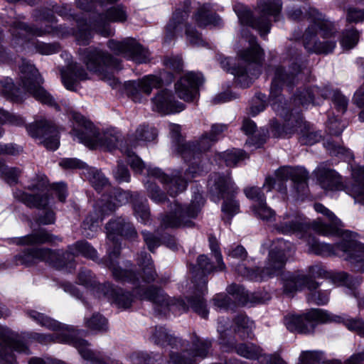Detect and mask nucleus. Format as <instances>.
<instances>
[{
    "label": "nucleus",
    "instance_id": "obj_14",
    "mask_svg": "<svg viewBox=\"0 0 364 364\" xmlns=\"http://www.w3.org/2000/svg\"><path fill=\"white\" fill-rule=\"evenodd\" d=\"M10 33L11 35V45L15 48H23L24 45L31 42L34 45L36 51L42 55H51L60 51L59 44L46 43L38 41H34L33 36H41L45 33L51 32V29H45L29 26L25 23L14 21L10 24Z\"/></svg>",
    "mask_w": 364,
    "mask_h": 364
},
{
    "label": "nucleus",
    "instance_id": "obj_32",
    "mask_svg": "<svg viewBox=\"0 0 364 364\" xmlns=\"http://www.w3.org/2000/svg\"><path fill=\"white\" fill-rule=\"evenodd\" d=\"M220 333V343L223 346H226L228 348H235L236 353L247 359H257L260 355L262 350L259 346L253 343H241L236 346L235 341L232 338H227V333L225 331L218 328Z\"/></svg>",
    "mask_w": 364,
    "mask_h": 364
},
{
    "label": "nucleus",
    "instance_id": "obj_44",
    "mask_svg": "<svg viewBox=\"0 0 364 364\" xmlns=\"http://www.w3.org/2000/svg\"><path fill=\"white\" fill-rule=\"evenodd\" d=\"M136 262L141 267L143 281L147 283L154 282L157 277V273L150 255L145 251H141L137 256Z\"/></svg>",
    "mask_w": 364,
    "mask_h": 364
},
{
    "label": "nucleus",
    "instance_id": "obj_60",
    "mask_svg": "<svg viewBox=\"0 0 364 364\" xmlns=\"http://www.w3.org/2000/svg\"><path fill=\"white\" fill-rule=\"evenodd\" d=\"M119 0H76L77 6L85 11H96L98 6L105 7Z\"/></svg>",
    "mask_w": 364,
    "mask_h": 364
},
{
    "label": "nucleus",
    "instance_id": "obj_33",
    "mask_svg": "<svg viewBox=\"0 0 364 364\" xmlns=\"http://www.w3.org/2000/svg\"><path fill=\"white\" fill-rule=\"evenodd\" d=\"M149 340L160 346H170L173 349H181L187 346V341L171 334L163 326H156L151 329Z\"/></svg>",
    "mask_w": 364,
    "mask_h": 364
},
{
    "label": "nucleus",
    "instance_id": "obj_58",
    "mask_svg": "<svg viewBox=\"0 0 364 364\" xmlns=\"http://www.w3.org/2000/svg\"><path fill=\"white\" fill-rule=\"evenodd\" d=\"M169 360L167 363L171 364H198L193 355L187 350L181 352L171 350L168 355Z\"/></svg>",
    "mask_w": 364,
    "mask_h": 364
},
{
    "label": "nucleus",
    "instance_id": "obj_12",
    "mask_svg": "<svg viewBox=\"0 0 364 364\" xmlns=\"http://www.w3.org/2000/svg\"><path fill=\"white\" fill-rule=\"evenodd\" d=\"M208 187L212 200L218 203L221 199L223 200L222 211L230 220L240 211V203L235 198L238 188L229 174L220 173H213L210 176Z\"/></svg>",
    "mask_w": 364,
    "mask_h": 364
},
{
    "label": "nucleus",
    "instance_id": "obj_26",
    "mask_svg": "<svg viewBox=\"0 0 364 364\" xmlns=\"http://www.w3.org/2000/svg\"><path fill=\"white\" fill-rule=\"evenodd\" d=\"M163 85L162 79L155 75H148L137 81H130L126 84V90L133 101L141 100V93L151 94L154 88H159Z\"/></svg>",
    "mask_w": 364,
    "mask_h": 364
},
{
    "label": "nucleus",
    "instance_id": "obj_55",
    "mask_svg": "<svg viewBox=\"0 0 364 364\" xmlns=\"http://www.w3.org/2000/svg\"><path fill=\"white\" fill-rule=\"evenodd\" d=\"M85 174L87 177L92 186L98 192H100L102 189L107 188L109 186L108 179L100 171L95 168H87Z\"/></svg>",
    "mask_w": 364,
    "mask_h": 364
},
{
    "label": "nucleus",
    "instance_id": "obj_7",
    "mask_svg": "<svg viewBox=\"0 0 364 364\" xmlns=\"http://www.w3.org/2000/svg\"><path fill=\"white\" fill-rule=\"evenodd\" d=\"M249 48L238 53L239 58L247 63L246 67L238 65L230 67V60L221 58L220 63L223 69L234 75L236 82L242 88L250 87L254 80L261 74V68L264 60V51L257 43V38L252 35L246 37Z\"/></svg>",
    "mask_w": 364,
    "mask_h": 364
},
{
    "label": "nucleus",
    "instance_id": "obj_46",
    "mask_svg": "<svg viewBox=\"0 0 364 364\" xmlns=\"http://www.w3.org/2000/svg\"><path fill=\"white\" fill-rule=\"evenodd\" d=\"M335 321L342 323L350 331L355 332L364 338V320L361 318H352L347 315L336 316L329 314L327 322Z\"/></svg>",
    "mask_w": 364,
    "mask_h": 364
},
{
    "label": "nucleus",
    "instance_id": "obj_17",
    "mask_svg": "<svg viewBox=\"0 0 364 364\" xmlns=\"http://www.w3.org/2000/svg\"><path fill=\"white\" fill-rule=\"evenodd\" d=\"M308 178V172L303 168L284 166L276 171L275 178L267 177L262 187L267 191L275 188L279 192L285 193L287 191L286 182L291 179L297 193L304 195L307 190Z\"/></svg>",
    "mask_w": 364,
    "mask_h": 364
},
{
    "label": "nucleus",
    "instance_id": "obj_43",
    "mask_svg": "<svg viewBox=\"0 0 364 364\" xmlns=\"http://www.w3.org/2000/svg\"><path fill=\"white\" fill-rule=\"evenodd\" d=\"M158 133L156 129L148 124H140L135 132L128 135V141L131 148L135 147L139 141L149 142L155 140Z\"/></svg>",
    "mask_w": 364,
    "mask_h": 364
},
{
    "label": "nucleus",
    "instance_id": "obj_27",
    "mask_svg": "<svg viewBox=\"0 0 364 364\" xmlns=\"http://www.w3.org/2000/svg\"><path fill=\"white\" fill-rule=\"evenodd\" d=\"M151 103L154 111L164 114L180 112L185 109L184 105L176 101L173 92L167 89L159 91L151 99Z\"/></svg>",
    "mask_w": 364,
    "mask_h": 364
},
{
    "label": "nucleus",
    "instance_id": "obj_5",
    "mask_svg": "<svg viewBox=\"0 0 364 364\" xmlns=\"http://www.w3.org/2000/svg\"><path fill=\"white\" fill-rule=\"evenodd\" d=\"M107 238L113 242L112 250L107 251V257L103 259L106 267L112 272L113 278L120 282H129L134 284L139 281L136 273L131 269H122L118 265L117 259L120 255V245L117 237H122L127 240H134L138 237V234L134 225L124 218H117L110 220L105 225ZM126 267L133 266L130 261H127Z\"/></svg>",
    "mask_w": 364,
    "mask_h": 364
},
{
    "label": "nucleus",
    "instance_id": "obj_38",
    "mask_svg": "<svg viewBox=\"0 0 364 364\" xmlns=\"http://www.w3.org/2000/svg\"><path fill=\"white\" fill-rule=\"evenodd\" d=\"M316 176L321 188L325 190H339L343 186L341 176L333 169L319 167Z\"/></svg>",
    "mask_w": 364,
    "mask_h": 364
},
{
    "label": "nucleus",
    "instance_id": "obj_1",
    "mask_svg": "<svg viewBox=\"0 0 364 364\" xmlns=\"http://www.w3.org/2000/svg\"><path fill=\"white\" fill-rule=\"evenodd\" d=\"M287 48L286 55L291 64L288 69L277 65L274 68V75L272 79L269 99L272 109L284 119L281 125L277 121L272 124V133L276 137L291 136L296 132H301L300 141L304 144H314L321 139V132L316 131L309 124L303 121L300 112L292 104H288L281 95L284 86L291 87L299 79V75L306 68V63L302 60L301 51L298 50L296 43H293Z\"/></svg>",
    "mask_w": 364,
    "mask_h": 364
},
{
    "label": "nucleus",
    "instance_id": "obj_16",
    "mask_svg": "<svg viewBox=\"0 0 364 364\" xmlns=\"http://www.w3.org/2000/svg\"><path fill=\"white\" fill-rule=\"evenodd\" d=\"M191 11V0H184L183 4L179 5L173 14L172 18L165 28V42L168 43L178 36L181 35L185 28L187 41L192 46H204L205 42L195 28L186 23Z\"/></svg>",
    "mask_w": 364,
    "mask_h": 364
},
{
    "label": "nucleus",
    "instance_id": "obj_51",
    "mask_svg": "<svg viewBox=\"0 0 364 364\" xmlns=\"http://www.w3.org/2000/svg\"><path fill=\"white\" fill-rule=\"evenodd\" d=\"M192 353L193 357L204 359L208 357L212 349V341L202 338L195 335L191 341Z\"/></svg>",
    "mask_w": 364,
    "mask_h": 364
},
{
    "label": "nucleus",
    "instance_id": "obj_36",
    "mask_svg": "<svg viewBox=\"0 0 364 364\" xmlns=\"http://www.w3.org/2000/svg\"><path fill=\"white\" fill-rule=\"evenodd\" d=\"M55 255L48 248L32 247L26 249L22 253L15 256L17 264L31 266L36 262H47V257Z\"/></svg>",
    "mask_w": 364,
    "mask_h": 364
},
{
    "label": "nucleus",
    "instance_id": "obj_50",
    "mask_svg": "<svg viewBox=\"0 0 364 364\" xmlns=\"http://www.w3.org/2000/svg\"><path fill=\"white\" fill-rule=\"evenodd\" d=\"M69 250H74L75 255H82L96 262H101L99 259L97 250L87 241L81 240L74 244L69 245Z\"/></svg>",
    "mask_w": 364,
    "mask_h": 364
},
{
    "label": "nucleus",
    "instance_id": "obj_39",
    "mask_svg": "<svg viewBox=\"0 0 364 364\" xmlns=\"http://www.w3.org/2000/svg\"><path fill=\"white\" fill-rule=\"evenodd\" d=\"M309 228L308 223L299 216H287L275 227L277 232L282 234L305 232Z\"/></svg>",
    "mask_w": 364,
    "mask_h": 364
},
{
    "label": "nucleus",
    "instance_id": "obj_45",
    "mask_svg": "<svg viewBox=\"0 0 364 364\" xmlns=\"http://www.w3.org/2000/svg\"><path fill=\"white\" fill-rule=\"evenodd\" d=\"M51 252L54 253L55 255H53V257H47L48 263L59 269L64 267H73V262L76 255L74 250H69V246L65 252L61 250L54 251L51 250Z\"/></svg>",
    "mask_w": 364,
    "mask_h": 364
},
{
    "label": "nucleus",
    "instance_id": "obj_4",
    "mask_svg": "<svg viewBox=\"0 0 364 364\" xmlns=\"http://www.w3.org/2000/svg\"><path fill=\"white\" fill-rule=\"evenodd\" d=\"M19 70L21 85L25 92L15 87L12 79L7 77L0 80L1 95L7 100L20 103L26 99L28 92L41 103L58 110L59 106L53 97L42 86L43 79L36 67L23 60Z\"/></svg>",
    "mask_w": 364,
    "mask_h": 364
},
{
    "label": "nucleus",
    "instance_id": "obj_8",
    "mask_svg": "<svg viewBox=\"0 0 364 364\" xmlns=\"http://www.w3.org/2000/svg\"><path fill=\"white\" fill-rule=\"evenodd\" d=\"M309 251L321 256L336 255L348 262L354 271H364V247L356 240L343 239L340 242L330 245L320 242L309 235L306 239Z\"/></svg>",
    "mask_w": 364,
    "mask_h": 364
},
{
    "label": "nucleus",
    "instance_id": "obj_9",
    "mask_svg": "<svg viewBox=\"0 0 364 364\" xmlns=\"http://www.w3.org/2000/svg\"><path fill=\"white\" fill-rule=\"evenodd\" d=\"M282 9L281 0H257V9L259 16L255 18L252 11L244 4L237 3L233 7L241 24L249 26L258 31L264 38L271 29L270 17H273L274 21H279Z\"/></svg>",
    "mask_w": 364,
    "mask_h": 364
},
{
    "label": "nucleus",
    "instance_id": "obj_54",
    "mask_svg": "<svg viewBox=\"0 0 364 364\" xmlns=\"http://www.w3.org/2000/svg\"><path fill=\"white\" fill-rule=\"evenodd\" d=\"M27 315L38 324L51 331H58L62 328L61 324L57 321L47 316L46 315L38 312L35 310H28Z\"/></svg>",
    "mask_w": 364,
    "mask_h": 364
},
{
    "label": "nucleus",
    "instance_id": "obj_48",
    "mask_svg": "<svg viewBox=\"0 0 364 364\" xmlns=\"http://www.w3.org/2000/svg\"><path fill=\"white\" fill-rule=\"evenodd\" d=\"M132 202L134 215L136 219L144 224H147L150 220V210L147 200L139 193L134 192Z\"/></svg>",
    "mask_w": 364,
    "mask_h": 364
},
{
    "label": "nucleus",
    "instance_id": "obj_57",
    "mask_svg": "<svg viewBox=\"0 0 364 364\" xmlns=\"http://www.w3.org/2000/svg\"><path fill=\"white\" fill-rule=\"evenodd\" d=\"M85 325L90 330L96 332L107 331V320L98 313L93 314L90 318H85Z\"/></svg>",
    "mask_w": 364,
    "mask_h": 364
},
{
    "label": "nucleus",
    "instance_id": "obj_49",
    "mask_svg": "<svg viewBox=\"0 0 364 364\" xmlns=\"http://www.w3.org/2000/svg\"><path fill=\"white\" fill-rule=\"evenodd\" d=\"M254 323L245 315L239 314L234 319V331L242 339L253 337Z\"/></svg>",
    "mask_w": 364,
    "mask_h": 364
},
{
    "label": "nucleus",
    "instance_id": "obj_56",
    "mask_svg": "<svg viewBox=\"0 0 364 364\" xmlns=\"http://www.w3.org/2000/svg\"><path fill=\"white\" fill-rule=\"evenodd\" d=\"M77 279L80 284L96 290L98 296L101 297V291L98 289V287L104 285V284H99L96 281L95 275L90 269L85 268L80 269L77 275Z\"/></svg>",
    "mask_w": 364,
    "mask_h": 364
},
{
    "label": "nucleus",
    "instance_id": "obj_63",
    "mask_svg": "<svg viewBox=\"0 0 364 364\" xmlns=\"http://www.w3.org/2000/svg\"><path fill=\"white\" fill-rule=\"evenodd\" d=\"M332 280L336 284L345 285L348 288H353L355 286L359 285L360 283V279L358 278H353L344 272L333 274L332 275Z\"/></svg>",
    "mask_w": 364,
    "mask_h": 364
},
{
    "label": "nucleus",
    "instance_id": "obj_3",
    "mask_svg": "<svg viewBox=\"0 0 364 364\" xmlns=\"http://www.w3.org/2000/svg\"><path fill=\"white\" fill-rule=\"evenodd\" d=\"M215 143V139L205 132L198 140L180 146V155L186 162L190 163L184 173L175 170L170 177L159 168L149 166L146 168L147 174L166 186L168 193L171 197H175L186 190L189 181L204 172L205 164L201 159L202 154L209 150Z\"/></svg>",
    "mask_w": 364,
    "mask_h": 364
},
{
    "label": "nucleus",
    "instance_id": "obj_37",
    "mask_svg": "<svg viewBox=\"0 0 364 364\" xmlns=\"http://www.w3.org/2000/svg\"><path fill=\"white\" fill-rule=\"evenodd\" d=\"M352 176L354 179L353 183L346 186V192L355 199V202L364 204V166L353 167Z\"/></svg>",
    "mask_w": 364,
    "mask_h": 364
},
{
    "label": "nucleus",
    "instance_id": "obj_23",
    "mask_svg": "<svg viewBox=\"0 0 364 364\" xmlns=\"http://www.w3.org/2000/svg\"><path fill=\"white\" fill-rule=\"evenodd\" d=\"M28 134L38 139L43 146L50 150H55L59 146V132L55 124L46 119L36 120L26 127Z\"/></svg>",
    "mask_w": 364,
    "mask_h": 364
},
{
    "label": "nucleus",
    "instance_id": "obj_53",
    "mask_svg": "<svg viewBox=\"0 0 364 364\" xmlns=\"http://www.w3.org/2000/svg\"><path fill=\"white\" fill-rule=\"evenodd\" d=\"M132 364H163V355L159 353L134 352L129 355Z\"/></svg>",
    "mask_w": 364,
    "mask_h": 364
},
{
    "label": "nucleus",
    "instance_id": "obj_22",
    "mask_svg": "<svg viewBox=\"0 0 364 364\" xmlns=\"http://www.w3.org/2000/svg\"><path fill=\"white\" fill-rule=\"evenodd\" d=\"M107 47L115 55H122L137 63H146L149 58V50L132 38H127L120 41L110 39L107 42Z\"/></svg>",
    "mask_w": 364,
    "mask_h": 364
},
{
    "label": "nucleus",
    "instance_id": "obj_34",
    "mask_svg": "<svg viewBox=\"0 0 364 364\" xmlns=\"http://www.w3.org/2000/svg\"><path fill=\"white\" fill-rule=\"evenodd\" d=\"M62 81L65 87L70 90H74L77 82L88 78L86 70L77 63H70L65 68L60 69Z\"/></svg>",
    "mask_w": 364,
    "mask_h": 364
},
{
    "label": "nucleus",
    "instance_id": "obj_62",
    "mask_svg": "<svg viewBox=\"0 0 364 364\" xmlns=\"http://www.w3.org/2000/svg\"><path fill=\"white\" fill-rule=\"evenodd\" d=\"M22 171L18 167H10L5 165L0 173V177L8 184L15 185L18 182V178Z\"/></svg>",
    "mask_w": 364,
    "mask_h": 364
},
{
    "label": "nucleus",
    "instance_id": "obj_20",
    "mask_svg": "<svg viewBox=\"0 0 364 364\" xmlns=\"http://www.w3.org/2000/svg\"><path fill=\"white\" fill-rule=\"evenodd\" d=\"M70 118L73 122V128L70 132L73 139H77L90 149L97 148L100 133L95 126L76 112H71Z\"/></svg>",
    "mask_w": 364,
    "mask_h": 364
},
{
    "label": "nucleus",
    "instance_id": "obj_2",
    "mask_svg": "<svg viewBox=\"0 0 364 364\" xmlns=\"http://www.w3.org/2000/svg\"><path fill=\"white\" fill-rule=\"evenodd\" d=\"M221 271L218 265L214 267L207 256L198 257L197 265L193 267V281L196 292L186 300L169 297L161 288L155 286L134 289L136 295L141 300L151 301L159 314H166L171 310L187 311L190 308L200 317L206 318L208 311L203 295L207 292L206 276L213 270Z\"/></svg>",
    "mask_w": 364,
    "mask_h": 364
},
{
    "label": "nucleus",
    "instance_id": "obj_64",
    "mask_svg": "<svg viewBox=\"0 0 364 364\" xmlns=\"http://www.w3.org/2000/svg\"><path fill=\"white\" fill-rule=\"evenodd\" d=\"M358 32L355 29H348L343 32L341 44L346 49H351L358 43Z\"/></svg>",
    "mask_w": 364,
    "mask_h": 364
},
{
    "label": "nucleus",
    "instance_id": "obj_47",
    "mask_svg": "<svg viewBox=\"0 0 364 364\" xmlns=\"http://www.w3.org/2000/svg\"><path fill=\"white\" fill-rule=\"evenodd\" d=\"M61 238L58 236L50 234L45 229H41L39 231L33 232L31 235L24 236L18 240V244L21 245H36L44 243H54L61 242Z\"/></svg>",
    "mask_w": 364,
    "mask_h": 364
},
{
    "label": "nucleus",
    "instance_id": "obj_28",
    "mask_svg": "<svg viewBox=\"0 0 364 364\" xmlns=\"http://www.w3.org/2000/svg\"><path fill=\"white\" fill-rule=\"evenodd\" d=\"M336 90L331 89L328 86L322 87L314 86L299 90L294 96L293 102L289 104H292L295 107L298 105L304 107L310 104H319L316 102V98H318L319 96L323 99L331 98Z\"/></svg>",
    "mask_w": 364,
    "mask_h": 364
},
{
    "label": "nucleus",
    "instance_id": "obj_52",
    "mask_svg": "<svg viewBox=\"0 0 364 364\" xmlns=\"http://www.w3.org/2000/svg\"><path fill=\"white\" fill-rule=\"evenodd\" d=\"M300 364H343L339 360H325L321 351H304L300 355Z\"/></svg>",
    "mask_w": 364,
    "mask_h": 364
},
{
    "label": "nucleus",
    "instance_id": "obj_19",
    "mask_svg": "<svg viewBox=\"0 0 364 364\" xmlns=\"http://www.w3.org/2000/svg\"><path fill=\"white\" fill-rule=\"evenodd\" d=\"M328 318L326 311L313 309L304 315H287L284 323L289 331L307 334L314 332L318 323H326Z\"/></svg>",
    "mask_w": 364,
    "mask_h": 364
},
{
    "label": "nucleus",
    "instance_id": "obj_61",
    "mask_svg": "<svg viewBox=\"0 0 364 364\" xmlns=\"http://www.w3.org/2000/svg\"><path fill=\"white\" fill-rule=\"evenodd\" d=\"M228 292L241 305L250 303V293L240 285L232 284L227 288Z\"/></svg>",
    "mask_w": 364,
    "mask_h": 364
},
{
    "label": "nucleus",
    "instance_id": "obj_18",
    "mask_svg": "<svg viewBox=\"0 0 364 364\" xmlns=\"http://www.w3.org/2000/svg\"><path fill=\"white\" fill-rule=\"evenodd\" d=\"M318 283L308 277L307 275L291 273L284 279V291L286 294L294 293L306 287L310 293L307 296L309 303L316 305H325L328 301V292L317 290Z\"/></svg>",
    "mask_w": 364,
    "mask_h": 364
},
{
    "label": "nucleus",
    "instance_id": "obj_41",
    "mask_svg": "<svg viewBox=\"0 0 364 364\" xmlns=\"http://www.w3.org/2000/svg\"><path fill=\"white\" fill-rule=\"evenodd\" d=\"M210 4H203L200 5L194 15V18L200 27L208 26H220L222 23L221 18L215 13L211 11Z\"/></svg>",
    "mask_w": 364,
    "mask_h": 364
},
{
    "label": "nucleus",
    "instance_id": "obj_11",
    "mask_svg": "<svg viewBox=\"0 0 364 364\" xmlns=\"http://www.w3.org/2000/svg\"><path fill=\"white\" fill-rule=\"evenodd\" d=\"M80 59L87 70L97 73L101 79L112 87L117 88L119 85L114 75V70L122 69L121 61L114 58L107 51L95 48H88L80 51Z\"/></svg>",
    "mask_w": 364,
    "mask_h": 364
},
{
    "label": "nucleus",
    "instance_id": "obj_40",
    "mask_svg": "<svg viewBox=\"0 0 364 364\" xmlns=\"http://www.w3.org/2000/svg\"><path fill=\"white\" fill-rule=\"evenodd\" d=\"M73 345L82 356V358L90 364H106L105 357L100 352L92 351L87 341L81 338H74L70 341Z\"/></svg>",
    "mask_w": 364,
    "mask_h": 364
},
{
    "label": "nucleus",
    "instance_id": "obj_10",
    "mask_svg": "<svg viewBox=\"0 0 364 364\" xmlns=\"http://www.w3.org/2000/svg\"><path fill=\"white\" fill-rule=\"evenodd\" d=\"M292 248L290 242L283 239H277L271 245L269 257L265 267L250 269L240 264L236 269L238 274L247 279L255 282H262L278 275L284 268L287 261V253Z\"/></svg>",
    "mask_w": 364,
    "mask_h": 364
},
{
    "label": "nucleus",
    "instance_id": "obj_30",
    "mask_svg": "<svg viewBox=\"0 0 364 364\" xmlns=\"http://www.w3.org/2000/svg\"><path fill=\"white\" fill-rule=\"evenodd\" d=\"M98 289L101 291V296L107 299L118 309L126 310L132 306L134 296L129 291L114 287L110 283H105L104 285L99 286Z\"/></svg>",
    "mask_w": 364,
    "mask_h": 364
},
{
    "label": "nucleus",
    "instance_id": "obj_24",
    "mask_svg": "<svg viewBox=\"0 0 364 364\" xmlns=\"http://www.w3.org/2000/svg\"><path fill=\"white\" fill-rule=\"evenodd\" d=\"M45 188L46 183L36 178L27 186V189L38 191L39 193L30 194L21 190H16L14 192V196L30 208L44 209L48 205V196L43 193Z\"/></svg>",
    "mask_w": 364,
    "mask_h": 364
},
{
    "label": "nucleus",
    "instance_id": "obj_31",
    "mask_svg": "<svg viewBox=\"0 0 364 364\" xmlns=\"http://www.w3.org/2000/svg\"><path fill=\"white\" fill-rule=\"evenodd\" d=\"M134 193L124 191L119 189L114 190V196L107 198L103 196V198L97 204L99 211L102 212L104 215H108L113 213L117 206L122 205L130 201L134 200Z\"/></svg>",
    "mask_w": 364,
    "mask_h": 364
},
{
    "label": "nucleus",
    "instance_id": "obj_59",
    "mask_svg": "<svg viewBox=\"0 0 364 364\" xmlns=\"http://www.w3.org/2000/svg\"><path fill=\"white\" fill-rule=\"evenodd\" d=\"M148 196L156 203H164L168 200L166 193L154 182L148 180L145 183Z\"/></svg>",
    "mask_w": 364,
    "mask_h": 364
},
{
    "label": "nucleus",
    "instance_id": "obj_6",
    "mask_svg": "<svg viewBox=\"0 0 364 364\" xmlns=\"http://www.w3.org/2000/svg\"><path fill=\"white\" fill-rule=\"evenodd\" d=\"M310 25L303 35V44L309 53L327 55L331 53L336 46L332 37L336 31L333 23L317 9L310 8L306 12Z\"/></svg>",
    "mask_w": 364,
    "mask_h": 364
},
{
    "label": "nucleus",
    "instance_id": "obj_13",
    "mask_svg": "<svg viewBox=\"0 0 364 364\" xmlns=\"http://www.w3.org/2000/svg\"><path fill=\"white\" fill-rule=\"evenodd\" d=\"M127 12L124 6L117 5L108 9L105 13L94 15L90 18L89 23L82 25L78 22V40L87 43L91 38V30L95 31L100 35L107 37L113 34L109 26L111 22L123 23L127 21Z\"/></svg>",
    "mask_w": 364,
    "mask_h": 364
},
{
    "label": "nucleus",
    "instance_id": "obj_29",
    "mask_svg": "<svg viewBox=\"0 0 364 364\" xmlns=\"http://www.w3.org/2000/svg\"><path fill=\"white\" fill-rule=\"evenodd\" d=\"M314 209L316 212L326 216L329 220V223H323L320 220L314 221L311 224V227L315 232L326 236L339 233L341 228L343 227V223L333 213L321 203H315Z\"/></svg>",
    "mask_w": 364,
    "mask_h": 364
},
{
    "label": "nucleus",
    "instance_id": "obj_15",
    "mask_svg": "<svg viewBox=\"0 0 364 364\" xmlns=\"http://www.w3.org/2000/svg\"><path fill=\"white\" fill-rule=\"evenodd\" d=\"M204 205L200 193L195 194L189 204L182 205L174 200L170 205V212L161 219V227L164 228H191L195 226L193 221L200 213Z\"/></svg>",
    "mask_w": 364,
    "mask_h": 364
},
{
    "label": "nucleus",
    "instance_id": "obj_25",
    "mask_svg": "<svg viewBox=\"0 0 364 364\" xmlns=\"http://www.w3.org/2000/svg\"><path fill=\"white\" fill-rule=\"evenodd\" d=\"M203 82L200 73H187L175 84L176 92L184 101H193L198 95V89Z\"/></svg>",
    "mask_w": 364,
    "mask_h": 364
},
{
    "label": "nucleus",
    "instance_id": "obj_42",
    "mask_svg": "<svg viewBox=\"0 0 364 364\" xmlns=\"http://www.w3.org/2000/svg\"><path fill=\"white\" fill-rule=\"evenodd\" d=\"M105 216L102 212L99 211L98 208L94 213L88 215L81 225L82 235L87 238H92L100 228V223Z\"/></svg>",
    "mask_w": 364,
    "mask_h": 364
},
{
    "label": "nucleus",
    "instance_id": "obj_35",
    "mask_svg": "<svg viewBox=\"0 0 364 364\" xmlns=\"http://www.w3.org/2000/svg\"><path fill=\"white\" fill-rule=\"evenodd\" d=\"M128 149L130 147L128 136L124 139L121 132L115 129H109L100 134L97 147H104L109 151L121 148Z\"/></svg>",
    "mask_w": 364,
    "mask_h": 364
},
{
    "label": "nucleus",
    "instance_id": "obj_21",
    "mask_svg": "<svg viewBox=\"0 0 364 364\" xmlns=\"http://www.w3.org/2000/svg\"><path fill=\"white\" fill-rule=\"evenodd\" d=\"M14 350L29 353L28 346L16 333L0 326V364H14L16 358Z\"/></svg>",
    "mask_w": 364,
    "mask_h": 364
}]
</instances>
